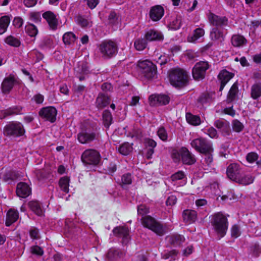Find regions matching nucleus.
Returning a JSON list of instances; mask_svg holds the SVG:
<instances>
[{"label": "nucleus", "instance_id": "obj_1", "mask_svg": "<svg viewBox=\"0 0 261 261\" xmlns=\"http://www.w3.org/2000/svg\"><path fill=\"white\" fill-rule=\"evenodd\" d=\"M97 48L100 56L104 59L115 57L118 51V43L115 40L106 39L101 41Z\"/></svg>", "mask_w": 261, "mask_h": 261}, {"label": "nucleus", "instance_id": "obj_2", "mask_svg": "<svg viewBox=\"0 0 261 261\" xmlns=\"http://www.w3.org/2000/svg\"><path fill=\"white\" fill-rule=\"evenodd\" d=\"M169 78L171 84L175 87H184L188 82L187 73L179 68L171 69L169 72Z\"/></svg>", "mask_w": 261, "mask_h": 261}, {"label": "nucleus", "instance_id": "obj_3", "mask_svg": "<svg viewBox=\"0 0 261 261\" xmlns=\"http://www.w3.org/2000/svg\"><path fill=\"white\" fill-rule=\"evenodd\" d=\"M211 224L215 232L221 238L226 233L228 228L227 219L226 217L220 213H217L212 216Z\"/></svg>", "mask_w": 261, "mask_h": 261}, {"label": "nucleus", "instance_id": "obj_4", "mask_svg": "<svg viewBox=\"0 0 261 261\" xmlns=\"http://www.w3.org/2000/svg\"><path fill=\"white\" fill-rule=\"evenodd\" d=\"M25 133L23 125L18 121H11L3 128V135L8 137L18 138L23 136Z\"/></svg>", "mask_w": 261, "mask_h": 261}, {"label": "nucleus", "instance_id": "obj_5", "mask_svg": "<svg viewBox=\"0 0 261 261\" xmlns=\"http://www.w3.org/2000/svg\"><path fill=\"white\" fill-rule=\"evenodd\" d=\"M143 225L151 230L159 236H163L166 233L165 227L150 216H146L142 218Z\"/></svg>", "mask_w": 261, "mask_h": 261}, {"label": "nucleus", "instance_id": "obj_6", "mask_svg": "<svg viewBox=\"0 0 261 261\" xmlns=\"http://www.w3.org/2000/svg\"><path fill=\"white\" fill-rule=\"evenodd\" d=\"M191 145L200 153H210L214 151L212 142L202 137L193 140L191 142Z\"/></svg>", "mask_w": 261, "mask_h": 261}, {"label": "nucleus", "instance_id": "obj_7", "mask_svg": "<svg viewBox=\"0 0 261 261\" xmlns=\"http://www.w3.org/2000/svg\"><path fill=\"white\" fill-rule=\"evenodd\" d=\"M138 71L147 79H151L156 73V67L151 61L145 60L138 63Z\"/></svg>", "mask_w": 261, "mask_h": 261}, {"label": "nucleus", "instance_id": "obj_8", "mask_svg": "<svg viewBox=\"0 0 261 261\" xmlns=\"http://www.w3.org/2000/svg\"><path fill=\"white\" fill-rule=\"evenodd\" d=\"M99 152L94 149H88L85 150L82 154V162L86 164L92 165H97L100 160Z\"/></svg>", "mask_w": 261, "mask_h": 261}, {"label": "nucleus", "instance_id": "obj_9", "mask_svg": "<svg viewBox=\"0 0 261 261\" xmlns=\"http://www.w3.org/2000/svg\"><path fill=\"white\" fill-rule=\"evenodd\" d=\"M211 65L207 61H200L197 63L192 70V75L195 80L200 81L203 79L206 71L210 68Z\"/></svg>", "mask_w": 261, "mask_h": 261}, {"label": "nucleus", "instance_id": "obj_10", "mask_svg": "<svg viewBox=\"0 0 261 261\" xmlns=\"http://www.w3.org/2000/svg\"><path fill=\"white\" fill-rule=\"evenodd\" d=\"M214 126L218 128L221 134L227 139H230L232 132L230 129V123L224 119H218L215 121Z\"/></svg>", "mask_w": 261, "mask_h": 261}, {"label": "nucleus", "instance_id": "obj_11", "mask_svg": "<svg viewBox=\"0 0 261 261\" xmlns=\"http://www.w3.org/2000/svg\"><path fill=\"white\" fill-rule=\"evenodd\" d=\"M39 114L43 119L53 123L56 120L57 111L54 107H46L42 108L40 110Z\"/></svg>", "mask_w": 261, "mask_h": 261}, {"label": "nucleus", "instance_id": "obj_12", "mask_svg": "<svg viewBox=\"0 0 261 261\" xmlns=\"http://www.w3.org/2000/svg\"><path fill=\"white\" fill-rule=\"evenodd\" d=\"M113 232L115 236L122 238V244L127 245L130 239L129 231L127 227L125 226H117L115 227Z\"/></svg>", "mask_w": 261, "mask_h": 261}, {"label": "nucleus", "instance_id": "obj_13", "mask_svg": "<svg viewBox=\"0 0 261 261\" xmlns=\"http://www.w3.org/2000/svg\"><path fill=\"white\" fill-rule=\"evenodd\" d=\"M242 172L241 166L239 164H230L227 168L226 173L229 178L236 181Z\"/></svg>", "mask_w": 261, "mask_h": 261}, {"label": "nucleus", "instance_id": "obj_14", "mask_svg": "<svg viewBox=\"0 0 261 261\" xmlns=\"http://www.w3.org/2000/svg\"><path fill=\"white\" fill-rule=\"evenodd\" d=\"M169 101V97L165 94H152L149 97V104L151 106L166 105Z\"/></svg>", "mask_w": 261, "mask_h": 261}, {"label": "nucleus", "instance_id": "obj_15", "mask_svg": "<svg viewBox=\"0 0 261 261\" xmlns=\"http://www.w3.org/2000/svg\"><path fill=\"white\" fill-rule=\"evenodd\" d=\"M96 138V133L90 130H83L77 135V139L82 144L90 143Z\"/></svg>", "mask_w": 261, "mask_h": 261}, {"label": "nucleus", "instance_id": "obj_16", "mask_svg": "<svg viewBox=\"0 0 261 261\" xmlns=\"http://www.w3.org/2000/svg\"><path fill=\"white\" fill-rule=\"evenodd\" d=\"M43 18L47 21L49 29L56 30L58 25V20L56 15L50 11H46L42 14Z\"/></svg>", "mask_w": 261, "mask_h": 261}, {"label": "nucleus", "instance_id": "obj_17", "mask_svg": "<svg viewBox=\"0 0 261 261\" xmlns=\"http://www.w3.org/2000/svg\"><path fill=\"white\" fill-rule=\"evenodd\" d=\"M164 14V9L161 5L152 7L149 13L150 18L153 21L160 20Z\"/></svg>", "mask_w": 261, "mask_h": 261}, {"label": "nucleus", "instance_id": "obj_18", "mask_svg": "<svg viewBox=\"0 0 261 261\" xmlns=\"http://www.w3.org/2000/svg\"><path fill=\"white\" fill-rule=\"evenodd\" d=\"M16 79L13 75H9L5 77L1 85V88L3 93L5 94H8L12 89L15 83Z\"/></svg>", "mask_w": 261, "mask_h": 261}, {"label": "nucleus", "instance_id": "obj_19", "mask_svg": "<svg viewBox=\"0 0 261 261\" xmlns=\"http://www.w3.org/2000/svg\"><path fill=\"white\" fill-rule=\"evenodd\" d=\"M182 162L187 165H192L196 162L195 156L185 147H182L180 150Z\"/></svg>", "mask_w": 261, "mask_h": 261}, {"label": "nucleus", "instance_id": "obj_20", "mask_svg": "<svg viewBox=\"0 0 261 261\" xmlns=\"http://www.w3.org/2000/svg\"><path fill=\"white\" fill-rule=\"evenodd\" d=\"M211 23L215 28L221 29L228 24V19L226 17H220L214 14H211L209 17Z\"/></svg>", "mask_w": 261, "mask_h": 261}, {"label": "nucleus", "instance_id": "obj_21", "mask_svg": "<svg viewBox=\"0 0 261 261\" xmlns=\"http://www.w3.org/2000/svg\"><path fill=\"white\" fill-rule=\"evenodd\" d=\"M31 193V189L29 185L25 182L18 183L16 187V194L21 198H26Z\"/></svg>", "mask_w": 261, "mask_h": 261}, {"label": "nucleus", "instance_id": "obj_22", "mask_svg": "<svg viewBox=\"0 0 261 261\" xmlns=\"http://www.w3.org/2000/svg\"><path fill=\"white\" fill-rule=\"evenodd\" d=\"M166 239L169 244L174 247L180 246L185 241L184 236L178 234L168 236L166 237Z\"/></svg>", "mask_w": 261, "mask_h": 261}, {"label": "nucleus", "instance_id": "obj_23", "mask_svg": "<svg viewBox=\"0 0 261 261\" xmlns=\"http://www.w3.org/2000/svg\"><path fill=\"white\" fill-rule=\"evenodd\" d=\"M110 103V98L107 95L103 93H99L96 98L95 105L98 109H102Z\"/></svg>", "mask_w": 261, "mask_h": 261}, {"label": "nucleus", "instance_id": "obj_24", "mask_svg": "<svg viewBox=\"0 0 261 261\" xmlns=\"http://www.w3.org/2000/svg\"><path fill=\"white\" fill-rule=\"evenodd\" d=\"M231 44L235 47H242L247 43V40L242 35L234 34L231 38Z\"/></svg>", "mask_w": 261, "mask_h": 261}, {"label": "nucleus", "instance_id": "obj_25", "mask_svg": "<svg viewBox=\"0 0 261 261\" xmlns=\"http://www.w3.org/2000/svg\"><path fill=\"white\" fill-rule=\"evenodd\" d=\"M197 213L194 210H186L182 213L183 220L187 224L194 223L197 219Z\"/></svg>", "mask_w": 261, "mask_h": 261}, {"label": "nucleus", "instance_id": "obj_26", "mask_svg": "<svg viewBox=\"0 0 261 261\" xmlns=\"http://www.w3.org/2000/svg\"><path fill=\"white\" fill-rule=\"evenodd\" d=\"M145 37L149 41H161L163 39V35L161 32L152 29L146 32Z\"/></svg>", "mask_w": 261, "mask_h": 261}, {"label": "nucleus", "instance_id": "obj_27", "mask_svg": "<svg viewBox=\"0 0 261 261\" xmlns=\"http://www.w3.org/2000/svg\"><path fill=\"white\" fill-rule=\"evenodd\" d=\"M20 176L18 171H8L4 174L3 180L8 184H10L19 178Z\"/></svg>", "mask_w": 261, "mask_h": 261}, {"label": "nucleus", "instance_id": "obj_28", "mask_svg": "<svg viewBox=\"0 0 261 261\" xmlns=\"http://www.w3.org/2000/svg\"><path fill=\"white\" fill-rule=\"evenodd\" d=\"M19 214L17 211H15L12 209L9 210L7 214L6 225L7 226H10L12 224L17 220Z\"/></svg>", "mask_w": 261, "mask_h": 261}, {"label": "nucleus", "instance_id": "obj_29", "mask_svg": "<svg viewBox=\"0 0 261 261\" xmlns=\"http://www.w3.org/2000/svg\"><path fill=\"white\" fill-rule=\"evenodd\" d=\"M250 96L254 100L258 99L261 97V83L253 84L250 89Z\"/></svg>", "mask_w": 261, "mask_h": 261}, {"label": "nucleus", "instance_id": "obj_30", "mask_svg": "<svg viewBox=\"0 0 261 261\" xmlns=\"http://www.w3.org/2000/svg\"><path fill=\"white\" fill-rule=\"evenodd\" d=\"M239 92L238 85L237 82L234 83L229 90L227 96V101L231 102L237 99Z\"/></svg>", "mask_w": 261, "mask_h": 261}, {"label": "nucleus", "instance_id": "obj_31", "mask_svg": "<svg viewBox=\"0 0 261 261\" xmlns=\"http://www.w3.org/2000/svg\"><path fill=\"white\" fill-rule=\"evenodd\" d=\"M210 37L212 40L222 42L224 40V35L222 30L218 28H214L210 33Z\"/></svg>", "mask_w": 261, "mask_h": 261}, {"label": "nucleus", "instance_id": "obj_32", "mask_svg": "<svg viewBox=\"0 0 261 261\" xmlns=\"http://www.w3.org/2000/svg\"><path fill=\"white\" fill-rule=\"evenodd\" d=\"M124 255V253L118 249L111 248L107 253V258L110 260L119 259Z\"/></svg>", "mask_w": 261, "mask_h": 261}, {"label": "nucleus", "instance_id": "obj_33", "mask_svg": "<svg viewBox=\"0 0 261 261\" xmlns=\"http://www.w3.org/2000/svg\"><path fill=\"white\" fill-rule=\"evenodd\" d=\"M254 181V177L250 174H240L236 182L243 185H248L252 184Z\"/></svg>", "mask_w": 261, "mask_h": 261}, {"label": "nucleus", "instance_id": "obj_34", "mask_svg": "<svg viewBox=\"0 0 261 261\" xmlns=\"http://www.w3.org/2000/svg\"><path fill=\"white\" fill-rule=\"evenodd\" d=\"M21 110V107L14 106L4 110L2 112L4 115V117H6L9 116L20 114Z\"/></svg>", "mask_w": 261, "mask_h": 261}, {"label": "nucleus", "instance_id": "obj_35", "mask_svg": "<svg viewBox=\"0 0 261 261\" xmlns=\"http://www.w3.org/2000/svg\"><path fill=\"white\" fill-rule=\"evenodd\" d=\"M31 210L37 215L41 216L43 215V210L40 203L36 201H31L29 203Z\"/></svg>", "mask_w": 261, "mask_h": 261}, {"label": "nucleus", "instance_id": "obj_36", "mask_svg": "<svg viewBox=\"0 0 261 261\" xmlns=\"http://www.w3.org/2000/svg\"><path fill=\"white\" fill-rule=\"evenodd\" d=\"M10 19L8 16H4L0 18V35L3 34L7 30L10 24Z\"/></svg>", "mask_w": 261, "mask_h": 261}, {"label": "nucleus", "instance_id": "obj_37", "mask_svg": "<svg viewBox=\"0 0 261 261\" xmlns=\"http://www.w3.org/2000/svg\"><path fill=\"white\" fill-rule=\"evenodd\" d=\"M233 74L226 70L221 71L218 75V79L221 82L227 84L233 77Z\"/></svg>", "mask_w": 261, "mask_h": 261}, {"label": "nucleus", "instance_id": "obj_38", "mask_svg": "<svg viewBox=\"0 0 261 261\" xmlns=\"http://www.w3.org/2000/svg\"><path fill=\"white\" fill-rule=\"evenodd\" d=\"M133 144L128 142H125L121 144L119 147V152L122 155H126L128 154L133 150Z\"/></svg>", "mask_w": 261, "mask_h": 261}, {"label": "nucleus", "instance_id": "obj_39", "mask_svg": "<svg viewBox=\"0 0 261 261\" xmlns=\"http://www.w3.org/2000/svg\"><path fill=\"white\" fill-rule=\"evenodd\" d=\"M186 118L187 122L193 125H198L201 123L200 118L191 113H187Z\"/></svg>", "mask_w": 261, "mask_h": 261}, {"label": "nucleus", "instance_id": "obj_40", "mask_svg": "<svg viewBox=\"0 0 261 261\" xmlns=\"http://www.w3.org/2000/svg\"><path fill=\"white\" fill-rule=\"evenodd\" d=\"M75 35L72 32L65 33L63 36V41L65 45H70L76 40Z\"/></svg>", "mask_w": 261, "mask_h": 261}, {"label": "nucleus", "instance_id": "obj_41", "mask_svg": "<svg viewBox=\"0 0 261 261\" xmlns=\"http://www.w3.org/2000/svg\"><path fill=\"white\" fill-rule=\"evenodd\" d=\"M204 34V31L201 28H197L194 31L193 36L189 37L188 40L190 42H195L198 39L202 37Z\"/></svg>", "mask_w": 261, "mask_h": 261}, {"label": "nucleus", "instance_id": "obj_42", "mask_svg": "<svg viewBox=\"0 0 261 261\" xmlns=\"http://www.w3.org/2000/svg\"><path fill=\"white\" fill-rule=\"evenodd\" d=\"M69 178L67 177H63L59 180V186L61 189L66 193L69 192Z\"/></svg>", "mask_w": 261, "mask_h": 261}, {"label": "nucleus", "instance_id": "obj_43", "mask_svg": "<svg viewBox=\"0 0 261 261\" xmlns=\"http://www.w3.org/2000/svg\"><path fill=\"white\" fill-rule=\"evenodd\" d=\"M133 178V177L131 173H124L121 176L120 185L122 186L130 185L132 183Z\"/></svg>", "mask_w": 261, "mask_h": 261}, {"label": "nucleus", "instance_id": "obj_44", "mask_svg": "<svg viewBox=\"0 0 261 261\" xmlns=\"http://www.w3.org/2000/svg\"><path fill=\"white\" fill-rule=\"evenodd\" d=\"M75 71L77 73H87L88 72V68L87 63L84 62H78L76 67L75 68Z\"/></svg>", "mask_w": 261, "mask_h": 261}, {"label": "nucleus", "instance_id": "obj_45", "mask_svg": "<svg viewBox=\"0 0 261 261\" xmlns=\"http://www.w3.org/2000/svg\"><path fill=\"white\" fill-rule=\"evenodd\" d=\"M25 30L31 37L36 36L38 32L37 27L32 23H28L25 27Z\"/></svg>", "mask_w": 261, "mask_h": 261}, {"label": "nucleus", "instance_id": "obj_46", "mask_svg": "<svg viewBox=\"0 0 261 261\" xmlns=\"http://www.w3.org/2000/svg\"><path fill=\"white\" fill-rule=\"evenodd\" d=\"M102 118L104 125L106 127H109L112 121V116L110 112L105 110L102 114Z\"/></svg>", "mask_w": 261, "mask_h": 261}, {"label": "nucleus", "instance_id": "obj_47", "mask_svg": "<svg viewBox=\"0 0 261 261\" xmlns=\"http://www.w3.org/2000/svg\"><path fill=\"white\" fill-rule=\"evenodd\" d=\"M5 42L9 44V45L14 46V47H18L20 45V40L12 36H9L5 39Z\"/></svg>", "mask_w": 261, "mask_h": 261}, {"label": "nucleus", "instance_id": "obj_48", "mask_svg": "<svg viewBox=\"0 0 261 261\" xmlns=\"http://www.w3.org/2000/svg\"><path fill=\"white\" fill-rule=\"evenodd\" d=\"M231 125L233 130L238 133L241 132L244 128L243 123L238 119L232 120Z\"/></svg>", "mask_w": 261, "mask_h": 261}, {"label": "nucleus", "instance_id": "obj_49", "mask_svg": "<svg viewBox=\"0 0 261 261\" xmlns=\"http://www.w3.org/2000/svg\"><path fill=\"white\" fill-rule=\"evenodd\" d=\"M177 251L176 250H172L170 251L165 252L163 254V258L164 259H170L175 260L178 259L177 257Z\"/></svg>", "mask_w": 261, "mask_h": 261}, {"label": "nucleus", "instance_id": "obj_50", "mask_svg": "<svg viewBox=\"0 0 261 261\" xmlns=\"http://www.w3.org/2000/svg\"><path fill=\"white\" fill-rule=\"evenodd\" d=\"M77 23L82 27H88L91 26V22L83 16L79 15L76 17Z\"/></svg>", "mask_w": 261, "mask_h": 261}, {"label": "nucleus", "instance_id": "obj_51", "mask_svg": "<svg viewBox=\"0 0 261 261\" xmlns=\"http://www.w3.org/2000/svg\"><path fill=\"white\" fill-rule=\"evenodd\" d=\"M134 46L138 50H143L147 46V42L144 39H138L134 42Z\"/></svg>", "mask_w": 261, "mask_h": 261}, {"label": "nucleus", "instance_id": "obj_52", "mask_svg": "<svg viewBox=\"0 0 261 261\" xmlns=\"http://www.w3.org/2000/svg\"><path fill=\"white\" fill-rule=\"evenodd\" d=\"M157 135L163 141L166 142L168 140V133L163 126H160L157 131Z\"/></svg>", "mask_w": 261, "mask_h": 261}, {"label": "nucleus", "instance_id": "obj_53", "mask_svg": "<svg viewBox=\"0 0 261 261\" xmlns=\"http://www.w3.org/2000/svg\"><path fill=\"white\" fill-rule=\"evenodd\" d=\"M132 138L140 139L142 137V133L141 129L137 127H134L132 130L127 135Z\"/></svg>", "mask_w": 261, "mask_h": 261}, {"label": "nucleus", "instance_id": "obj_54", "mask_svg": "<svg viewBox=\"0 0 261 261\" xmlns=\"http://www.w3.org/2000/svg\"><path fill=\"white\" fill-rule=\"evenodd\" d=\"M31 253L37 256H42L44 253L43 249L37 245L32 246L30 248Z\"/></svg>", "mask_w": 261, "mask_h": 261}, {"label": "nucleus", "instance_id": "obj_55", "mask_svg": "<svg viewBox=\"0 0 261 261\" xmlns=\"http://www.w3.org/2000/svg\"><path fill=\"white\" fill-rule=\"evenodd\" d=\"M29 233L31 238L33 239L38 240L40 238L39 230L36 227H31L30 229Z\"/></svg>", "mask_w": 261, "mask_h": 261}, {"label": "nucleus", "instance_id": "obj_56", "mask_svg": "<svg viewBox=\"0 0 261 261\" xmlns=\"http://www.w3.org/2000/svg\"><path fill=\"white\" fill-rule=\"evenodd\" d=\"M205 133L211 138H217L218 137L217 131L213 127L207 129Z\"/></svg>", "mask_w": 261, "mask_h": 261}, {"label": "nucleus", "instance_id": "obj_57", "mask_svg": "<svg viewBox=\"0 0 261 261\" xmlns=\"http://www.w3.org/2000/svg\"><path fill=\"white\" fill-rule=\"evenodd\" d=\"M30 19L35 23H38L41 21V17L40 13L33 12L30 14Z\"/></svg>", "mask_w": 261, "mask_h": 261}, {"label": "nucleus", "instance_id": "obj_58", "mask_svg": "<svg viewBox=\"0 0 261 261\" xmlns=\"http://www.w3.org/2000/svg\"><path fill=\"white\" fill-rule=\"evenodd\" d=\"M198 100L202 104H205L211 101V97L208 94L203 93L200 95Z\"/></svg>", "mask_w": 261, "mask_h": 261}, {"label": "nucleus", "instance_id": "obj_59", "mask_svg": "<svg viewBox=\"0 0 261 261\" xmlns=\"http://www.w3.org/2000/svg\"><path fill=\"white\" fill-rule=\"evenodd\" d=\"M181 22V21L180 18L177 17L171 23V28L173 30H177L180 28Z\"/></svg>", "mask_w": 261, "mask_h": 261}, {"label": "nucleus", "instance_id": "obj_60", "mask_svg": "<svg viewBox=\"0 0 261 261\" xmlns=\"http://www.w3.org/2000/svg\"><path fill=\"white\" fill-rule=\"evenodd\" d=\"M257 159V154L253 152H250L246 155L247 161L250 163L254 162Z\"/></svg>", "mask_w": 261, "mask_h": 261}, {"label": "nucleus", "instance_id": "obj_61", "mask_svg": "<svg viewBox=\"0 0 261 261\" xmlns=\"http://www.w3.org/2000/svg\"><path fill=\"white\" fill-rule=\"evenodd\" d=\"M185 173L182 171H178L171 176V179L172 181H176L180 180L185 177Z\"/></svg>", "mask_w": 261, "mask_h": 261}, {"label": "nucleus", "instance_id": "obj_62", "mask_svg": "<svg viewBox=\"0 0 261 261\" xmlns=\"http://www.w3.org/2000/svg\"><path fill=\"white\" fill-rule=\"evenodd\" d=\"M149 213V208L145 205L141 204L138 206V213L143 216Z\"/></svg>", "mask_w": 261, "mask_h": 261}, {"label": "nucleus", "instance_id": "obj_63", "mask_svg": "<svg viewBox=\"0 0 261 261\" xmlns=\"http://www.w3.org/2000/svg\"><path fill=\"white\" fill-rule=\"evenodd\" d=\"M91 9H94L99 3V0H83Z\"/></svg>", "mask_w": 261, "mask_h": 261}, {"label": "nucleus", "instance_id": "obj_64", "mask_svg": "<svg viewBox=\"0 0 261 261\" xmlns=\"http://www.w3.org/2000/svg\"><path fill=\"white\" fill-rule=\"evenodd\" d=\"M231 236L234 238H238L240 234V231L238 225H234L231 228Z\"/></svg>", "mask_w": 261, "mask_h": 261}]
</instances>
